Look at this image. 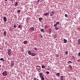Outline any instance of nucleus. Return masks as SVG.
<instances>
[{
  "mask_svg": "<svg viewBox=\"0 0 80 80\" xmlns=\"http://www.w3.org/2000/svg\"><path fill=\"white\" fill-rule=\"evenodd\" d=\"M8 55H9V56H10V55H11V53L12 52V50L11 49H8Z\"/></svg>",
  "mask_w": 80,
  "mask_h": 80,
  "instance_id": "nucleus-1",
  "label": "nucleus"
},
{
  "mask_svg": "<svg viewBox=\"0 0 80 80\" xmlns=\"http://www.w3.org/2000/svg\"><path fill=\"white\" fill-rule=\"evenodd\" d=\"M7 74L8 73L7 72L4 71L2 73V75H3V76H7Z\"/></svg>",
  "mask_w": 80,
  "mask_h": 80,
  "instance_id": "nucleus-2",
  "label": "nucleus"
},
{
  "mask_svg": "<svg viewBox=\"0 0 80 80\" xmlns=\"http://www.w3.org/2000/svg\"><path fill=\"white\" fill-rule=\"evenodd\" d=\"M35 29V28L33 27H31L29 28V30L30 31H33Z\"/></svg>",
  "mask_w": 80,
  "mask_h": 80,
  "instance_id": "nucleus-3",
  "label": "nucleus"
},
{
  "mask_svg": "<svg viewBox=\"0 0 80 80\" xmlns=\"http://www.w3.org/2000/svg\"><path fill=\"white\" fill-rule=\"evenodd\" d=\"M31 56H32V57H35V55H37V54L33 53V52H32L31 54Z\"/></svg>",
  "mask_w": 80,
  "mask_h": 80,
  "instance_id": "nucleus-4",
  "label": "nucleus"
},
{
  "mask_svg": "<svg viewBox=\"0 0 80 80\" xmlns=\"http://www.w3.org/2000/svg\"><path fill=\"white\" fill-rule=\"evenodd\" d=\"M14 65V62H12L11 63V67H13Z\"/></svg>",
  "mask_w": 80,
  "mask_h": 80,
  "instance_id": "nucleus-5",
  "label": "nucleus"
},
{
  "mask_svg": "<svg viewBox=\"0 0 80 80\" xmlns=\"http://www.w3.org/2000/svg\"><path fill=\"white\" fill-rule=\"evenodd\" d=\"M43 73L42 72H41L39 74V77H44L43 75Z\"/></svg>",
  "mask_w": 80,
  "mask_h": 80,
  "instance_id": "nucleus-6",
  "label": "nucleus"
},
{
  "mask_svg": "<svg viewBox=\"0 0 80 80\" xmlns=\"http://www.w3.org/2000/svg\"><path fill=\"white\" fill-rule=\"evenodd\" d=\"M3 20L4 22H7V18H6L5 17H3Z\"/></svg>",
  "mask_w": 80,
  "mask_h": 80,
  "instance_id": "nucleus-7",
  "label": "nucleus"
},
{
  "mask_svg": "<svg viewBox=\"0 0 80 80\" xmlns=\"http://www.w3.org/2000/svg\"><path fill=\"white\" fill-rule=\"evenodd\" d=\"M48 32L49 33V34H50L51 33H52V29L51 28H50L48 29Z\"/></svg>",
  "mask_w": 80,
  "mask_h": 80,
  "instance_id": "nucleus-8",
  "label": "nucleus"
},
{
  "mask_svg": "<svg viewBox=\"0 0 80 80\" xmlns=\"http://www.w3.org/2000/svg\"><path fill=\"white\" fill-rule=\"evenodd\" d=\"M49 15V13L47 12L46 13H45L43 15H44V16H48V15Z\"/></svg>",
  "mask_w": 80,
  "mask_h": 80,
  "instance_id": "nucleus-9",
  "label": "nucleus"
},
{
  "mask_svg": "<svg viewBox=\"0 0 80 80\" xmlns=\"http://www.w3.org/2000/svg\"><path fill=\"white\" fill-rule=\"evenodd\" d=\"M54 13V12H50V16H51V17H52V15Z\"/></svg>",
  "mask_w": 80,
  "mask_h": 80,
  "instance_id": "nucleus-10",
  "label": "nucleus"
},
{
  "mask_svg": "<svg viewBox=\"0 0 80 80\" xmlns=\"http://www.w3.org/2000/svg\"><path fill=\"white\" fill-rule=\"evenodd\" d=\"M0 60L1 61H2V62H5V59H3V58H1L0 59Z\"/></svg>",
  "mask_w": 80,
  "mask_h": 80,
  "instance_id": "nucleus-11",
  "label": "nucleus"
},
{
  "mask_svg": "<svg viewBox=\"0 0 80 80\" xmlns=\"http://www.w3.org/2000/svg\"><path fill=\"white\" fill-rule=\"evenodd\" d=\"M40 77V78L41 79V80H44L45 79V78L43 77Z\"/></svg>",
  "mask_w": 80,
  "mask_h": 80,
  "instance_id": "nucleus-12",
  "label": "nucleus"
},
{
  "mask_svg": "<svg viewBox=\"0 0 80 80\" xmlns=\"http://www.w3.org/2000/svg\"><path fill=\"white\" fill-rule=\"evenodd\" d=\"M57 37V34L54 35L53 36V38H56Z\"/></svg>",
  "mask_w": 80,
  "mask_h": 80,
  "instance_id": "nucleus-13",
  "label": "nucleus"
},
{
  "mask_svg": "<svg viewBox=\"0 0 80 80\" xmlns=\"http://www.w3.org/2000/svg\"><path fill=\"white\" fill-rule=\"evenodd\" d=\"M78 45H80V39H79L78 40Z\"/></svg>",
  "mask_w": 80,
  "mask_h": 80,
  "instance_id": "nucleus-14",
  "label": "nucleus"
},
{
  "mask_svg": "<svg viewBox=\"0 0 80 80\" xmlns=\"http://www.w3.org/2000/svg\"><path fill=\"white\" fill-rule=\"evenodd\" d=\"M28 55H31L32 54V52H31V51H28Z\"/></svg>",
  "mask_w": 80,
  "mask_h": 80,
  "instance_id": "nucleus-15",
  "label": "nucleus"
},
{
  "mask_svg": "<svg viewBox=\"0 0 80 80\" xmlns=\"http://www.w3.org/2000/svg\"><path fill=\"white\" fill-rule=\"evenodd\" d=\"M15 7H17V6H18V2H16L15 3Z\"/></svg>",
  "mask_w": 80,
  "mask_h": 80,
  "instance_id": "nucleus-16",
  "label": "nucleus"
},
{
  "mask_svg": "<svg viewBox=\"0 0 80 80\" xmlns=\"http://www.w3.org/2000/svg\"><path fill=\"white\" fill-rule=\"evenodd\" d=\"M63 41H64V43H66L67 42V40L65 39H63Z\"/></svg>",
  "mask_w": 80,
  "mask_h": 80,
  "instance_id": "nucleus-17",
  "label": "nucleus"
},
{
  "mask_svg": "<svg viewBox=\"0 0 80 80\" xmlns=\"http://www.w3.org/2000/svg\"><path fill=\"white\" fill-rule=\"evenodd\" d=\"M3 35L4 37H6V31H5L4 32Z\"/></svg>",
  "mask_w": 80,
  "mask_h": 80,
  "instance_id": "nucleus-18",
  "label": "nucleus"
},
{
  "mask_svg": "<svg viewBox=\"0 0 80 80\" xmlns=\"http://www.w3.org/2000/svg\"><path fill=\"white\" fill-rule=\"evenodd\" d=\"M22 25H19L18 26V28H22Z\"/></svg>",
  "mask_w": 80,
  "mask_h": 80,
  "instance_id": "nucleus-19",
  "label": "nucleus"
},
{
  "mask_svg": "<svg viewBox=\"0 0 80 80\" xmlns=\"http://www.w3.org/2000/svg\"><path fill=\"white\" fill-rule=\"evenodd\" d=\"M40 31L41 32H45V30H43V29H41L40 30Z\"/></svg>",
  "mask_w": 80,
  "mask_h": 80,
  "instance_id": "nucleus-20",
  "label": "nucleus"
},
{
  "mask_svg": "<svg viewBox=\"0 0 80 80\" xmlns=\"http://www.w3.org/2000/svg\"><path fill=\"white\" fill-rule=\"evenodd\" d=\"M69 68H70V69H72V66H71V65H69Z\"/></svg>",
  "mask_w": 80,
  "mask_h": 80,
  "instance_id": "nucleus-21",
  "label": "nucleus"
},
{
  "mask_svg": "<svg viewBox=\"0 0 80 80\" xmlns=\"http://www.w3.org/2000/svg\"><path fill=\"white\" fill-rule=\"evenodd\" d=\"M63 76H62L61 77L60 79L61 80H63Z\"/></svg>",
  "mask_w": 80,
  "mask_h": 80,
  "instance_id": "nucleus-22",
  "label": "nucleus"
},
{
  "mask_svg": "<svg viewBox=\"0 0 80 80\" xmlns=\"http://www.w3.org/2000/svg\"><path fill=\"white\" fill-rule=\"evenodd\" d=\"M39 20L40 22H42V18H39Z\"/></svg>",
  "mask_w": 80,
  "mask_h": 80,
  "instance_id": "nucleus-23",
  "label": "nucleus"
},
{
  "mask_svg": "<svg viewBox=\"0 0 80 80\" xmlns=\"http://www.w3.org/2000/svg\"><path fill=\"white\" fill-rule=\"evenodd\" d=\"M39 36L40 37V38H43V36H42V34H39Z\"/></svg>",
  "mask_w": 80,
  "mask_h": 80,
  "instance_id": "nucleus-24",
  "label": "nucleus"
},
{
  "mask_svg": "<svg viewBox=\"0 0 80 80\" xmlns=\"http://www.w3.org/2000/svg\"><path fill=\"white\" fill-rule=\"evenodd\" d=\"M47 28H48V26H47V25H46L45 26L44 28H45V29H47Z\"/></svg>",
  "mask_w": 80,
  "mask_h": 80,
  "instance_id": "nucleus-25",
  "label": "nucleus"
},
{
  "mask_svg": "<svg viewBox=\"0 0 80 80\" xmlns=\"http://www.w3.org/2000/svg\"><path fill=\"white\" fill-rule=\"evenodd\" d=\"M27 43H28V42H27V41H25L24 42V44H27Z\"/></svg>",
  "mask_w": 80,
  "mask_h": 80,
  "instance_id": "nucleus-26",
  "label": "nucleus"
},
{
  "mask_svg": "<svg viewBox=\"0 0 80 80\" xmlns=\"http://www.w3.org/2000/svg\"><path fill=\"white\" fill-rule=\"evenodd\" d=\"M42 68H45V66L44 65H42Z\"/></svg>",
  "mask_w": 80,
  "mask_h": 80,
  "instance_id": "nucleus-27",
  "label": "nucleus"
},
{
  "mask_svg": "<svg viewBox=\"0 0 80 80\" xmlns=\"http://www.w3.org/2000/svg\"><path fill=\"white\" fill-rule=\"evenodd\" d=\"M9 30L10 32H12V31L13 30V28H10Z\"/></svg>",
  "mask_w": 80,
  "mask_h": 80,
  "instance_id": "nucleus-28",
  "label": "nucleus"
},
{
  "mask_svg": "<svg viewBox=\"0 0 80 80\" xmlns=\"http://www.w3.org/2000/svg\"><path fill=\"white\" fill-rule=\"evenodd\" d=\"M68 63H72V61H69L68 62Z\"/></svg>",
  "mask_w": 80,
  "mask_h": 80,
  "instance_id": "nucleus-29",
  "label": "nucleus"
},
{
  "mask_svg": "<svg viewBox=\"0 0 80 80\" xmlns=\"http://www.w3.org/2000/svg\"><path fill=\"white\" fill-rule=\"evenodd\" d=\"M14 28H17V25L16 24H14L13 26Z\"/></svg>",
  "mask_w": 80,
  "mask_h": 80,
  "instance_id": "nucleus-30",
  "label": "nucleus"
},
{
  "mask_svg": "<svg viewBox=\"0 0 80 80\" xmlns=\"http://www.w3.org/2000/svg\"><path fill=\"white\" fill-rule=\"evenodd\" d=\"M56 75H57V76H60V73H57L56 74Z\"/></svg>",
  "mask_w": 80,
  "mask_h": 80,
  "instance_id": "nucleus-31",
  "label": "nucleus"
},
{
  "mask_svg": "<svg viewBox=\"0 0 80 80\" xmlns=\"http://www.w3.org/2000/svg\"><path fill=\"white\" fill-rule=\"evenodd\" d=\"M59 23H60V22H56V24L57 25H58V24H59Z\"/></svg>",
  "mask_w": 80,
  "mask_h": 80,
  "instance_id": "nucleus-32",
  "label": "nucleus"
},
{
  "mask_svg": "<svg viewBox=\"0 0 80 80\" xmlns=\"http://www.w3.org/2000/svg\"><path fill=\"white\" fill-rule=\"evenodd\" d=\"M55 29H56V30H58V28L56 27L55 28Z\"/></svg>",
  "mask_w": 80,
  "mask_h": 80,
  "instance_id": "nucleus-33",
  "label": "nucleus"
},
{
  "mask_svg": "<svg viewBox=\"0 0 80 80\" xmlns=\"http://www.w3.org/2000/svg\"><path fill=\"white\" fill-rule=\"evenodd\" d=\"M65 54L66 55H67V54H68V51H66V52L65 53Z\"/></svg>",
  "mask_w": 80,
  "mask_h": 80,
  "instance_id": "nucleus-34",
  "label": "nucleus"
},
{
  "mask_svg": "<svg viewBox=\"0 0 80 80\" xmlns=\"http://www.w3.org/2000/svg\"><path fill=\"white\" fill-rule=\"evenodd\" d=\"M57 24H55L54 25V27H57Z\"/></svg>",
  "mask_w": 80,
  "mask_h": 80,
  "instance_id": "nucleus-35",
  "label": "nucleus"
},
{
  "mask_svg": "<svg viewBox=\"0 0 80 80\" xmlns=\"http://www.w3.org/2000/svg\"><path fill=\"white\" fill-rule=\"evenodd\" d=\"M65 16L66 17H68V16L67 15V14H65Z\"/></svg>",
  "mask_w": 80,
  "mask_h": 80,
  "instance_id": "nucleus-36",
  "label": "nucleus"
},
{
  "mask_svg": "<svg viewBox=\"0 0 80 80\" xmlns=\"http://www.w3.org/2000/svg\"><path fill=\"white\" fill-rule=\"evenodd\" d=\"M46 73H47V74H49V73H50L49 72L47 71L46 72Z\"/></svg>",
  "mask_w": 80,
  "mask_h": 80,
  "instance_id": "nucleus-37",
  "label": "nucleus"
},
{
  "mask_svg": "<svg viewBox=\"0 0 80 80\" xmlns=\"http://www.w3.org/2000/svg\"><path fill=\"white\" fill-rule=\"evenodd\" d=\"M20 10H19L18 11H17L18 13H20Z\"/></svg>",
  "mask_w": 80,
  "mask_h": 80,
  "instance_id": "nucleus-38",
  "label": "nucleus"
},
{
  "mask_svg": "<svg viewBox=\"0 0 80 80\" xmlns=\"http://www.w3.org/2000/svg\"><path fill=\"white\" fill-rule=\"evenodd\" d=\"M38 0L37 3H39L40 2V0Z\"/></svg>",
  "mask_w": 80,
  "mask_h": 80,
  "instance_id": "nucleus-39",
  "label": "nucleus"
},
{
  "mask_svg": "<svg viewBox=\"0 0 80 80\" xmlns=\"http://www.w3.org/2000/svg\"><path fill=\"white\" fill-rule=\"evenodd\" d=\"M21 50L22 51H23V47H22V49H21Z\"/></svg>",
  "mask_w": 80,
  "mask_h": 80,
  "instance_id": "nucleus-40",
  "label": "nucleus"
},
{
  "mask_svg": "<svg viewBox=\"0 0 80 80\" xmlns=\"http://www.w3.org/2000/svg\"><path fill=\"white\" fill-rule=\"evenodd\" d=\"M28 18L26 19V22H28Z\"/></svg>",
  "mask_w": 80,
  "mask_h": 80,
  "instance_id": "nucleus-41",
  "label": "nucleus"
},
{
  "mask_svg": "<svg viewBox=\"0 0 80 80\" xmlns=\"http://www.w3.org/2000/svg\"><path fill=\"white\" fill-rule=\"evenodd\" d=\"M34 50H37V48H34Z\"/></svg>",
  "mask_w": 80,
  "mask_h": 80,
  "instance_id": "nucleus-42",
  "label": "nucleus"
},
{
  "mask_svg": "<svg viewBox=\"0 0 80 80\" xmlns=\"http://www.w3.org/2000/svg\"><path fill=\"white\" fill-rule=\"evenodd\" d=\"M33 80H36V78H34Z\"/></svg>",
  "mask_w": 80,
  "mask_h": 80,
  "instance_id": "nucleus-43",
  "label": "nucleus"
},
{
  "mask_svg": "<svg viewBox=\"0 0 80 80\" xmlns=\"http://www.w3.org/2000/svg\"><path fill=\"white\" fill-rule=\"evenodd\" d=\"M56 57H59L58 56V54L56 55Z\"/></svg>",
  "mask_w": 80,
  "mask_h": 80,
  "instance_id": "nucleus-44",
  "label": "nucleus"
},
{
  "mask_svg": "<svg viewBox=\"0 0 80 80\" xmlns=\"http://www.w3.org/2000/svg\"><path fill=\"white\" fill-rule=\"evenodd\" d=\"M78 55L79 57H80V52L78 53Z\"/></svg>",
  "mask_w": 80,
  "mask_h": 80,
  "instance_id": "nucleus-45",
  "label": "nucleus"
},
{
  "mask_svg": "<svg viewBox=\"0 0 80 80\" xmlns=\"http://www.w3.org/2000/svg\"><path fill=\"white\" fill-rule=\"evenodd\" d=\"M72 57L73 58H74H74H75V57H74V56H72Z\"/></svg>",
  "mask_w": 80,
  "mask_h": 80,
  "instance_id": "nucleus-46",
  "label": "nucleus"
},
{
  "mask_svg": "<svg viewBox=\"0 0 80 80\" xmlns=\"http://www.w3.org/2000/svg\"><path fill=\"white\" fill-rule=\"evenodd\" d=\"M11 2H12V1H14V0H10Z\"/></svg>",
  "mask_w": 80,
  "mask_h": 80,
  "instance_id": "nucleus-47",
  "label": "nucleus"
},
{
  "mask_svg": "<svg viewBox=\"0 0 80 80\" xmlns=\"http://www.w3.org/2000/svg\"><path fill=\"white\" fill-rule=\"evenodd\" d=\"M5 0V1H7V0Z\"/></svg>",
  "mask_w": 80,
  "mask_h": 80,
  "instance_id": "nucleus-48",
  "label": "nucleus"
}]
</instances>
